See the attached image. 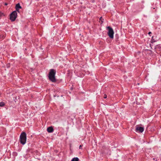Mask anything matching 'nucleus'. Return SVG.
<instances>
[{"instance_id": "nucleus-1", "label": "nucleus", "mask_w": 161, "mask_h": 161, "mask_svg": "<svg viewBox=\"0 0 161 161\" xmlns=\"http://www.w3.org/2000/svg\"><path fill=\"white\" fill-rule=\"evenodd\" d=\"M56 71L54 69H51L49 73V79L53 82H55L56 80L55 78V75Z\"/></svg>"}, {"instance_id": "nucleus-2", "label": "nucleus", "mask_w": 161, "mask_h": 161, "mask_svg": "<svg viewBox=\"0 0 161 161\" xmlns=\"http://www.w3.org/2000/svg\"><path fill=\"white\" fill-rule=\"evenodd\" d=\"M26 141V135L25 132H22L20 136V141L21 144H25Z\"/></svg>"}, {"instance_id": "nucleus-3", "label": "nucleus", "mask_w": 161, "mask_h": 161, "mask_svg": "<svg viewBox=\"0 0 161 161\" xmlns=\"http://www.w3.org/2000/svg\"><path fill=\"white\" fill-rule=\"evenodd\" d=\"M107 29L108 30V34L109 37L111 39L114 38V33L113 29L110 26H108Z\"/></svg>"}, {"instance_id": "nucleus-4", "label": "nucleus", "mask_w": 161, "mask_h": 161, "mask_svg": "<svg viewBox=\"0 0 161 161\" xmlns=\"http://www.w3.org/2000/svg\"><path fill=\"white\" fill-rule=\"evenodd\" d=\"M17 14L16 11H14L12 12L10 14V19L12 21H14L17 17Z\"/></svg>"}, {"instance_id": "nucleus-5", "label": "nucleus", "mask_w": 161, "mask_h": 161, "mask_svg": "<svg viewBox=\"0 0 161 161\" xmlns=\"http://www.w3.org/2000/svg\"><path fill=\"white\" fill-rule=\"evenodd\" d=\"M144 128L142 127H140L138 125L136 126V131L137 132H142L144 131Z\"/></svg>"}, {"instance_id": "nucleus-6", "label": "nucleus", "mask_w": 161, "mask_h": 161, "mask_svg": "<svg viewBox=\"0 0 161 161\" xmlns=\"http://www.w3.org/2000/svg\"><path fill=\"white\" fill-rule=\"evenodd\" d=\"M53 129L52 126H50L47 128V130L49 133H51L53 132Z\"/></svg>"}, {"instance_id": "nucleus-7", "label": "nucleus", "mask_w": 161, "mask_h": 161, "mask_svg": "<svg viewBox=\"0 0 161 161\" xmlns=\"http://www.w3.org/2000/svg\"><path fill=\"white\" fill-rule=\"evenodd\" d=\"M21 7L20 6V4L18 3L16 5V10L19 12V9L20 8H21Z\"/></svg>"}, {"instance_id": "nucleus-8", "label": "nucleus", "mask_w": 161, "mask_h": 161, "mask_svg": "<svg viewBox=\"0 0 161 161\" xmlns=\"http://www.w3.org/2000/svg\"><path fill=\"white\" fill-rule=\"evenodd\" d=\"M79 159L77 157H75L73 158L71 161H79Z\"/></svg>"}, {"instance_id": "nucleus-9", "label": "nucleus", "mask_w": 161, "mask_h": 161, "mask_svg": "<svg viewBox=\"0 0 161 161\" xmlns=\"http://www.w3.org/2000/svg\"><path fill=\"white\" fill-rule=\"evenodd\" d=\"M100 21V23L101 24H102L103 22V19L102 18V17H101L99 19Z\"/></svg>"}, {"instance_id": "nucleus-10", "label": "nucleus", "mask_w": 161, "mask_h": 161, "mask_svg": "<svg viewBox=\"0 0 161 161\" xmlns=\"http://www.w3.org/2000/svg\"><path fill=\"white\" fill-rule=\"evenodd\" d=\"M5 105L4 103L3 102H1L0 103V106L3 107Z\"/></svg>"}, {"instance_id": "nucleus-11", "label": "nucleus", "mask_w": 161, "mask_h": 161, "mask_svg": "<svg viewBox=\"0 0 161 161\" xmlns=\"http://www.w3.org/2000/svg\"><path fill=\"white\" fill-rule=\"evenodd\" d=\"M4 15L3 13L0 12V17H2Z\"/></svg>"}, {"instance_id": "nucleus-12", "label": "nucleus", "mask_w": 161, "mask_h": 161, "mask_svg": "<svg viewBox=\"0 0 161 161\" xmlns=\"http://www.w3.org/2000/svg\"><path fill=\"white\" fill-rule=\"evenodd\" d=\"M103 97L104 98H106L107 97V95L106 94H105L104 95V97Z\"/></svg>"}, {"instance_id": "nucleus-13", "label": "nucleus", "mask_w": 161, "mask_h": 161, "mask_svg": "<svg viewBox=\"0 0 161 161\" xmlns=\"http://www.w3.org/2000/svg\"><path fill=\"white\" fill-rule=\"evenodd\" d=\"M83 146L82 145H80L79 146V148L80 149H82L81 148V147H82V146Z\"/></svg>"}, {"instance_id": "nucleus-14", "label": "nucleus", "mask_w": 161, "mask_h": 161, "mask_svg": "<svg viewBox=\"0 0 161 161\" xmlns=\"http://www.w3.org/2000/svg\"><path fill=\"white\" fill-rule=\"evenodd\" d=\"M4 4L6 6L8 5V4L7 3H5Z\"/></svg>"}, {"instance_id": "nucleus-15", "label": "nucleus", "mask_w": 161, "mask_h": 161, "mask_svg": "<svg viewBox=\"0 0 161 161\" xmlns=\"http://www.w3.org/2000/svg\"><path fill=\"white\" fill-rule=\"evenodd\" d=\"M7 66L8 67H9V64H8L7 65Z\"/></svg>"}, {"instance_id": "nucleus-16", "label": "nucleus", "mask_w": 161, "mask_h": 161, "mask_svg": "<svg viewBox=\"0 0 161 161\" xmlns=\"http://www.w3.org/2000/svg\"><path fill=\"white\" fill-rule=\"evenodd\" d=\"M151 33V32H149L148 34L149 35V34H150Z\"/></svg>"}, {"instance_id": "nucleus-17", "label": "nucleus", "mask_w": 161, "mask_h": 161, "mask_svg": "<svg viewBox=\"0 0 161 161\" xmlns=\"http://www.w3.org/2000/svg\"><path fill=\"white\" fill-rule=\"evenodd\" d=\"M2 37L4 38L5 37V36H2Z\"/></svg>"}, {"instance_id": "nucleus-18", "label": "nucleus", "mask_w": 161, "mask_h": 161, "mask_svg": "<svg viewBox=\"0 0 161 161\" xmlns=\"http://www.w3.org/2000/svg\"><path fill=\"white\" fill-rule=\"evenodd\" d=\"M153 160H155V158H153Z\"/></svg>"}, {"instance_id": "nucleus-19", "label": "nucleus", "mask_w": 161, "mask_h": 161, "mask_svg": "<svg viewBox=\"0 0 161 161\" xmlns=\"http://www.w3.org/2000/svg\"><path fill=\"white\" fill-rule=\"evenodd\" d=\"M155 161H157V160H155Z\"/></svg>"}]
</instances>
